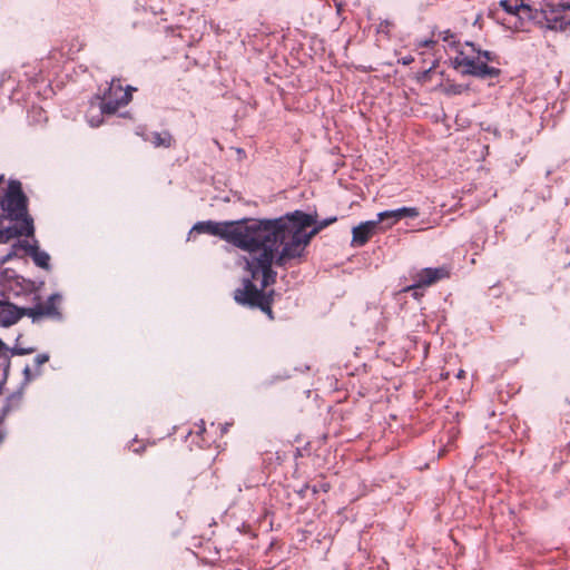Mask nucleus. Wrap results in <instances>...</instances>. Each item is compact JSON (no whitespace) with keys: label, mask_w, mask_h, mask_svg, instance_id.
Instances as JSON below:
<instances>
[{"label":"nucleus","mask_w":570,"mask_h":570,"mask_svg":"<svg viewBox=\"0 0 570 570\" xmlns=\"http://www.w3.org/2000/svg\"><path fill=\"white\" fill-rule=\"evenodd\" d=\"M420 212L416 207H401L393 210H385L377 214L379 220L382 223L385 220H390L386 228H391L395 225L400 219L404 217H417Z\"/></svg>","instance_id":"nucleus-9"},{"label":"nucleus","mask_w":570,"mask_h":570,"mask_svg":"<svg viewBox=\"0 0 570 570\" xmlns=\"http://www.w3.org/2000/svg\"><path fill=\"white\" fill-rule=\"evenodd\" d=\"M1 207L11 219H21L22 225L19 229L9 227L0 230V243H6L21 235H33L32 219L27 215V198L21 190L20 183H11L9 185V190L1 203Z\"/></svg>","instance_id":"nucleus-3"},{"label":"nucleus","mask_w":570,"mask_h":570,"mask_svg":"<svg viewBox=\"0 0 570 570\" xmlns=\"http://www.w3.org/2000/svg\"><path fill=\"white\" fill-rule=\"evenodd\" d=\"M136 134L140 136L145 141L151 142L155 148H169L174 144V138L169 131H154L150 135H147L142 132L140 128H138Z\"/></svg>","instance_id":"nucleus-11"},{"label":"nucleus","mask_w":570,"mask_h":570,"mask_svg":"<svg viewBox=\"0 0 570 570\" xmlns=\"http://www.w3.org/2000/svg\"><path fill=\"white\" fill-rule=\"evenodd\" d=\"M435 67H436V66H435V60H433L432 65H431L429 68L423 69L422 71L430 72V71H432Z\"/></svg>","instance_id":"nucleus-19"},{"label":"nucleus","mask_w":570,"mask_h":570,"mask_svg":"<svg viewBox=\"0 0 570 570\" xmlns=\"http://www.w3.org/2000/svg\"><path fill=\"white\" fill-rule=\"evenodd\" d=\"M49 360V356L46 355V354H39L36 356L35 358V362L37 363L38 366L45 364L46 362H48Z\"/></svg>","instance_id":"nucleus-16"},{"label":"nucleus","mask_w":570,"mask_h":570,"mask_svg":"<svg viewBox=\"0 0 570 570\" xmlns=\"http://www.w3.org/2000/svg\"><path fill=\"white\" fill-rule=\"evenodd\" d=\"M24 308H19L18 306L2 302L0 304V325L3 327H9L16 324L22 316H24Z\"/></svg>","instance_id":"nucleus-10"},{"label":"nucleus","mask_w":570,"mask_h":570,"mask_svg":"<svg viewBox=\"0 0 570 570\" xmlns=\"http://www.w3.org/2000/svg\"><path fill=\"white\" fill-rule=\"evenodd\" d=\"M540 14L553 30H570V0H542Z\"/></svg>","instance_id":"nucleus-5"},{"label":"nucleus","mask_w":570,"mask_h":570,"mask_svg":"<svg viewBox=\"0 0 570 570\" xmlns=\"http://www.w3.org/2000/svg\"><path fill=\"white\" fill-rule=\"evenodd\" d=\"M474 76H478L482 79L487 78V77H491L493 76L494 73H485V72H482V73H473Z\"/></svg>","instance_id":"nucleus-18"},{"label":"nucleus","mask_w":570,"mask_h":570,"mask_svg":"<svg viewBox=\"0 0 570 570\" xmlns=\"http://www.w3.org/2000/svg\"><path fill=\"white\" fill-rule=\"evenodd\" d=\"M382 223L379 220H367L361 223L360 225L353 227L352 229V245L353 246H364L370 238L376 234L379 229V224Z\"/></svg>","instance_id":"nucleus-8"},{"label":"nucleus","mask_w":570,"mask_h":570,"mask_svg":"<svg viewBox=\"0 0 570 570\" xmlns=\"http://www.w3.org/2000/svg\"><path fill=\"white\" fill-rule=\"evenodd\" d=\"M2 180H3V176H0V184L2 183Z\"/></svg>","instance_id":"nucleus-23"},{"label":"nucleus","mask_w":570,"mask_h":570,"mask_svg":"<svg viewBox=\"0 0 570 570\" xmlns=\"http://www.w3.org/2000/svg\"><path fill=\"white\" fill-rule=\"evenodd\" d=\"M313 224L311 215L296 210L275 219L198 222L189 235L205 233L219 236L248 253L246 271L250 278L244 279L243 287L235 291L234 298L242 305L261 308L272 318L274 291L265 292L276 279L272 265L275 262L283 266L287 261L301 257L311 238L317 233V229L306 232Z\"/></svg>","instance_id":"nucleus-1"},{"label":"nucleus","mask_w":570,"mask_h":570,"mask_svg":"<svg viewBox=\"0 0 570 570\" xmlns=\"http://www.w3.org/2000/svg\"><path fill=\"white\" fill-rule=\"evenodd\" d=\"M439 40L443 41L444 47L456 50V56L453 59L454 68L466 67V71H500V69L489 66V62L499 65L494 52L482 50L470 41L461 43L459 36L450 29L439 31L436 40H425L422 45L428 47Z\"/></svg>","instance_id":"nucleus-2"},{"label":"nucleus","mask_w":570,"mask_h":570,"mask_svg":"<svg viewBox=\"0 0 570 570\" xmlns=\"http://www.w3.org/2000/svg\"><path fill=\"white\" fill-rule=\"evenodd\" d=\"M136 90L135 87L125 83L120 77H112L107 86L100 89V109L107 115L115 114L120 107L131 101L132 92Z\"/></svg>","instance_id":"nucleus-4"},{"label":"nucleus","mask_w":570,"mask_h":570,"mask_svg":"<svg viewBox=\"0 0 570 570\" xmlns=\"http://www.w3.org/2000/svg\"><path fill=\"white\" fill-rule=\"evenodd\" d=\"M442 90L449 95H458L464 90L463 85H441Z\"/></svg>","instance_id":"nucleus-15"},{"label":"nucleus","mask_w":570,"mask_h":570,"mask_svg":"<svg viewBox=\"0 0 570 570\" xmlns=\"http://www.w3.org/2000/svg\"><path fill=\"white\" fill-rule=\"evenodd\" d=\"M465 376V371L464 370H459V372L456 373V377L458 379H463Z\"/></svg>","instance_id":"nucleus-20"},{"label":"nucleus","mask_w":570,"mask_h":570,"mask_svg":"<svg viewBox=\"0 0 570 570\" xmlns=\"http://www.w3.org/2000/svg\"><path fill=\"white\" fill-rule=\"evenodd\" d=\"M500 7L510 14L525 16L530 19L537 18V16H532V8L523 0H501Z\"/></svg>","instance_id":"nucleus-12"},{"label":"nucleus","mask_w":570,"mask_h":570,"mask_svg":"<svg viewBox=\"0 0 570 570\" xmlns=\"http://www.w3.org/2000/svg\"><path fill=\"white\" fill-rule=\"evenodd\" d=\"M335 220H336V218H335V217H334V218H331V219H330V220H327L323 226H326L327 224L333 223V222H335Z\"/></svg>","instance_id":"nucleus-21"},{"label":"nucleus","mask_w":570,"mask_h":570,"mask_svg":"<svg viewBox=\"0 0 570 570\" xmlns=\"http://www.w3.org/2000/svg\"><path fill=\"white\" fill-rule=\"evenodd\" d=\"M446 277H449V271L446 267L423 268L414 275L415 283L407 286L405 291L410 292L412 289L430 286Z\"/></svg>","instance_id":"nucleus-7"},{"label":"nucleus","mask_w":570,"mask_h":570,"mask_svg":"<svg viewBox=\"0 0 570 570\" xmlns=\"http://www.w3.org/2000/svg\"><path fill=\"white\" fill-rule=\"evenodd\" d=\"M428 75H429L428 72L422 73L423 78H426Z\"/></svg>","instance_id":"nucleus-22"},{"label":"nucleus","mask_w":570,"mask_h":570,"mask_svg":"<svg viewBox=\"0 0 570 570\" xmlns=\"http://www.w3.org/2000/svg\"><path fill=\"white\" fill-rule=\"evenodd\" d=\"M414 60V58L411 56V55H406L402 58H399L397 59V63H402L403 66H407L410 65L412 61Z\"/></svg>","instance_id":"nucleus-17"},{"label":"nucleus","mask_w":570,"mask_h":570,"mask_svg":"<svg viewBox=\"0 0 570 570\" xmlns=\"http://www.w3.org/2000/svg\"><path fill=\"white\" fill-rule=\"evenodd\" d=\"M18 246L31 255L37 266L42 268L49 267L50 256L46 252L39 250L36 245H31L28 240L20 242Z\"/></svg>","instance_id":"nucleus-13"},{"label":"nucleus","mask_w":570,"mask_h":570,"mask_svg":"<svg viewBox=\"0 0 570 570\" xmlns=\"http://www.w3.org/2000/svg\"><path fill=\"white\" fill-rule=\"evenodd\" d=\"M61 302V296L59 294H52L46 302L38 303L33 307L24 308L26 316L32 318L33 322L39 321L40 318H59V304Z\"/></svg>","instance_id":"nucleus-6"},{"label":"nucleus","mask_w":570,"mask_h":570,"mask_svg":"<svg viewBox=\"0 0 570 570\" xmlns=\"http://www.w3.org/2000/svg\"><path fill=\"white\" fill-rule=\"evenodd\" d=\"M106 112L100 109V102H91L88 112L87 118L88 122L91 127H98L102 124V115Z\"/></svg>","instance_id":"nucleus-14"}]
</instances>
